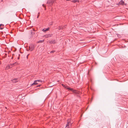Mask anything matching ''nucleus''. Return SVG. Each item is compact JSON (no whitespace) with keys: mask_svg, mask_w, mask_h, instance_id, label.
<instances>
[{"mask_svg":"<svg viewBox=\"0 0 128 128\" xmlns=\"http://www.w3.org/2000/svg\"><path fill=\"white\" fill-rule=\"evenodd\" d=\"M62 86L64 88L66 89H67L70 90L74 92L75 93L78 94L79 93V92L78 91H76L74 90L72 88H70L68 87L67 86H66L65 85L62 84Z\"/></svg>","mask_w":128,"mask_h":128,"instance_id":"nucleus-1","label":"nucleus"},{"mask_svg":"<svg viewBox=\"0 0 128 128\" xmlns=\"http://www.w3.org/2000/svg\"><path fill=\"white\" fill-rule=\"evenodd\" d=\"M72 123L70 122V120L68 119V120L67 124L66 125L65 128H69L72 126Z\"/></svg>","mask_w":128,"mask_h":128,"instance_id":"nucleus-2","label":"nucleus"},{"mask_svg":"<svg viewBox=\"0 0 128 128\" xmlns=\"http://www.w3.org/2000/svg\"><path fill=\"white\" fill-rule=\"evenodd\" d=\"M55 1V0H48L47 3L48 4L49 6H50L53 4Z\"/></svg>","mask_w":128,"mask_h":128,"instance_id":"nucleus-3","label":"nucleus"},{"mask_svg":"<svg viewBox=\"0 0 128 128\" xmlns=\"http://www.w3.org/2000/svg\"><path fill=\"white\" fill-rule=\"evenodd\" d=\"M37 82H42L41 80H35L34 81V82L31 84V86L36 85L38 84V83Z\"/></svg>","mask_w":128,"mask_h":128,"instance_id":"nucleus-4","label":"nucleus"},{"mask_svg":"<svg viewBox=\"0 0 128 128\" xmlns=\"http://www.w3.org/2000/svg\"><path fill=\"white\" fill-rule=\"evenodd\" d=\"M29 48L30 50L31 51H32L34 50V46L32 44L29 46Z\"/></svg>","mask_w":128,"mask_h":128,"instance_id":"nucleus-5","label":"nucleus"},{"mask_svg":"<svg viewBox=\"0 0 128 128\" xmlns=\"http://www.w3.org/2000/svg\"><path fill=\"white\" fill-rule=\"evenodd\" d=\"M66 26L65 25V26H59L58 28V30H60L61 29H64V28H65L66 27Z\"/></svg>","mask_w":128,"mask_h":128,"instance_id":"nucleus-6","label":"nucleus"},{"mask_svg":"<svg viewBox=\"0 0 128 128\" xmlns=\"http://www.w3.org/2000/svg\"><path fill=\"white\" fill-rule=\"evenodd\" d=\"M52 34H48L44 36L45 37V38H48L49 37H51L52 36Z\"/></svg>","mask_w":128,"mask_h":128,"instance_id":"nucleus-7","label":"nucleus"},{"mask_svg":"<svg viewBox=\"0 0 128 128\" xmlns=\"http://www.w3.org/2000/svg\"><path fill=\"white\" fill-rule=\"evenodd\" d=\"M124 2L122 0H121L119 3V4L120 5H124Z\"/></svg>","mask_w":128,"mask_h":128,"instance_id":"nucleus-8","label":"nucleus"},{"mask_svg":"<svg viewBox=\"0 0 128 128\" xmlns=\"http://www.w3.org/2000/svg\"><path fill=\"white\" fill-rule=\"evenodd\" d=\"M49 30V28H44L42 30V31L44 32H45L47 31L48 30Z\"/></svg>","mask_w":128,"mask_h":128,"instance_id":"nucleus-9","label":"nucleus"},{"mask_svg":"<svg viewBox=\"0 0 128 128\" xmlns=\"http://www.w3.org/2000/svg\"><path fill=\"white\" fill-rule=\"evenodd\" d=\"M11 68V67H10V65L8 64L6 68V70H8L9 68Z\"/></svg>","mask_w":128,"mask_h":128,"instance_id":"nucleus-10","label":"nucleus"},{"mask_svg":"<svg viewBox=\"0 0 128 128\" xmlns=\"http://www.w3.org/2000/svg\"><path fill=\"white\" fill-rule=\"evenodd\" d=\"M50 43L51 44H55L56 43V42L54 40H52L50 42Z\"/></svg>","mask_w":128,"mask_h":128,"instance_id":"nucleus-11","label":"nucleus"},{"mask_svg":"<svg viewBox=\"0 0 128 128\" xmlns=\"http://www.w3.org/2000/svg\"><path fill=\"white\" fill-rule=\"evenodd\" d=\"M12 82L14 83L18 81L16 79H14L12 80Z\"/></svg>","mask_w":128,"mask_h":128,"instance_id":"nucleus-12","label":"nucleus"},{"mask_svg":"<svg viewBox=\"0 0 128 128\" xmlns=\"http://www.w3.org/2000/svg\"><path fill=\"white\" fill-rule=\"evenodd\" d=\"M16 63L15 62V63H13L12 64H10V67H11V68H12V67L13 66H14L16 65Z\"/></svg>","mask_w":128,"mask_h":128,"instance_id":"nucleus-13","label":"nucleus"},{"mask_svg":"<svg viewBox=\"0 0 128 128\" xmlns=\"http://www.w3.org/2000/svg\"><path fill=\"white\" fill-rule=\"evenodd\" d=\"M4 26V25L3 24H0V28L1 30H2L4 28H1L0 27L1 26Z\"/></svg>","mask_w":128,"mask_h":128,"instance_id":"nucleus-14","label":"nucleus"},{"mask_svg":"<svg viewBox=\"0 0 128 128\" xmlns=\"http://www.w3.org/2000/svg\"><path fill=\"white\" fill-rule=\"evenodd\" d=\"M44 42V40H40L38 41L37 42L38 43H41L42 42Z\"/></svg>","mask_w":128,"mask_h":128,"instance_id":"nucleus-15","label":"nucleus"},{"mask_svg":"<svg viewBox=\"0 0 128 128\" xmlns=\"http://www.w3.org/2000/svg\"><path fill=\"white\" fill-rule=\"evenodd\" d=\"M72 2H78V1L76 0H74L72 1Z\"/></svg>","mask_w":128,"mask_h":128,"instance_id":"nucleus-16","label":"nucleus"},{"mask_svg":"<svg viewBox=\"0 0 128 128\" xmlns=\"http://www.w3.org/2000/svg\"><path fill=\"white\" fill-rule=\"evenodd\" d=\"M55 52V51H54V50L52 51H51V52H50V53H53V52Z\"/></svg>","mask_w":128,"mask_h":128,"instance_id":"nucleus-17","label":"nucleus"},{"mask_svg":"<svg viewBox=\"0 0 128 128\" xmlns=\"http://www.w3.org/2000/svg\"><path fill=\"white\" fill-rule=\"evenodd\" d=\"M39 14V13H38V14L37 16H39L40 15Z\"/></svg>","mask_w":128,"mask_h":128,"instance_id":"nucleus-18","label":"nucleus"},{"mask_svg":"<svg viewBox=\"0 0 128 128\" xmlns=\"http://www.w3.org/2000/svg\"><path fill=\"white\" fill-rule=\"evenodd\" d=\"M42 6H43L44 7V4H43L42 5Z\"/></svg>","mask_w":128,"mask_h":128,"instance_id":"nucleus-19","label":"nucleus"},{"mask_svg":"<svg viewBox=\"0 0 128 128\" xmlns=\"http://www.w3.org/2000/svg\"><path fill=\"white\" fill-rule=\"evenodd\" d=\"M38 18V16H37V18Z\"/></svg>","mask_w":128,"mask_h":128,"instance_id":"nucleus-20","label":"nucleus"}]
</instances>
